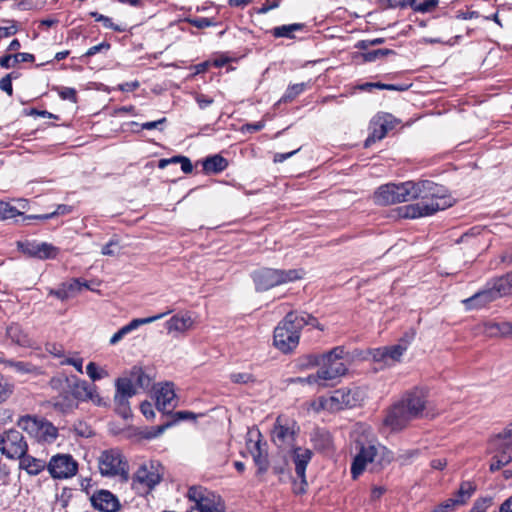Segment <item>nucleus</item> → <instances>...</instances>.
Returning <instances> with one entry per match:
<instances>
[{
    "instance_id": "obj_1",
    "label": "nucleus",
    "mask_w": 512,
    "mask_h": 512,
    "mask_svg": "<svg viewBox=\"0 0 512 512\" xmlns=\"http://www.w3.org/2000/svg\"><path fill=\"white\" fill-rule=\"evenodd\" d=\"M306 326L324 330V326L312 314L302 310L288 312L274 328V347L283 354L292 353L299 345L301 331Z\"/></svg>"
},
{
    "instance_id": "obj_2",
    "label": "nucleus",
    "mask_w": 512,
    "mask_h": 512,
    "mask_svg": "<svg viewBox=\"0 0 512 512\" xmlns=\"http://www.w3.org/2000/svg\"><path fill=\"white\" fill-rule=\"evenodd\" d=\"M438 196V187L430 180L406 181L399 184L381 185L374 193V201L379 205H391L408 202L416 198L425 199Z\"/></svg>"
},
{
    "instance_id": "obj_3",
    "label": "nucleus",
    "mask_w": 512,
    "mask_h": 512,
    "mask_svg": "<svg viewBox=\"0 0 512 512\" xmlns=\"http://www.w3.org/2000/svg\"><path fill=\"white\" fill-rule=\"evenodd\" d=\"M426 407V392L413 388L406 392L386 412L383 424L391 431L403 430L412 420L419 418Z\"/></svg>"
},
{
    "instance_id": "obj_4",
    "label": "nucleus",
    "mask_w": 512,
    "mask_h": 512,
    "mask_svg": "<svg viewBox=\"0 0 512 512\" xmlns=\"http://www.w3.org/2000/svg\"><path fill=\"white\" fill-rule=\"evenodd\" d=\"M252 280L257 292H264L276 286L294 282L303 277L302 269L260 268L252 272Z\"/></svg>"
},
{
    "instance_id": "obj_5",
    "label": "nucleus",
    "mask_w": 512,
    "mask_h": 512,
    "mask_svg": "<svg viewBox=\"0 0 512 512\" xmlns=\"http://www.w3.org/2000/svg\"><path fill=\"white\" fill-rule=\"evenodd\" d=\"M99 472L104 477H119L126 482L129 479V464L118 448L106 449L98 458Z\"/></svg>"
},
{
    "instance_id": "obj_6",
    "label": "nucleus",
    "mask_w": 512,
    "mask_h": 512,
    "mask_svg": "<svg viewBox=\"0 0 512 512\" xmlns=\"http://www.w3.org/2000/svg\"><path fill=\"white\" fill-rule=\"evenodd\" d=\"M493 454L490 471L495 472L512 462V423L494 436L489 443Z\"/></svg>"
},
{
    "instance_id": "obj_7",
    "label": "nucleus",
    "mask_w": 512,
    "mask_h": 512,
    "mask_svg": "<svg viewBox=\"0 0 512 512\" xmlns=\"http://www.w3.org/2000/svg\"><path fill=\"white\" fill-rule=\"evenodd\" d=\"M17 425L38 442L53 443L58 437V429L43 417L25 415L19 418Z\"/></svg>"
},
{
    "instance_id": "obj_8",
    "label": "nucleus",
    "mask_w": 512,
    "mask_h": 512,
    "mask_svg": "<svg viewBox=\"0 0 512 512\" xmlns=\"http://www.w3.org/2000/svg\"><path fill=\"white\" fill-rule=\"evenodd\" d=\"M345 348L337 346L330 351L322 354L321 360V373L328 381H333L337 378L344 376L348 368L343 362Z\"/></svg>"
},
{
    "instance_id": "obj_9",
    "label": "nucleus",
    "mask_w": 512,
    "mask_h": 512,
    "mask_svg": "<svg viewBox=\"0 0 512 512\" xmlns=\"http://www.w3.org/2000/svg\"><path fill=\"white\" fill-rule=\"evenodd\" d=\"M137 394V389L128 377H118L115 380L114 404L115 412L122 418L127 419L131 416L130 398Z\"/></svg>"
},
{
    "instance_id": "obj_10",
    "label": "nucleus",
    "mask_w": 512,
    "mask_h": 512,
    "mask_svg": "<svg viewBox=\"0 0 512 512\" xmlns=\"http://www.w3.org/2000/svg\"><path fill=\"white\" fill-rule=\"evenodd\" d=\"M0 451L9 459H19L28 451L23 434L17 429H9L0 434Z\"/></svg>"
},
{
    "instance_id": "obj_11",
    "label": "nucleus",
    "mask_w": 512,
    "mask_h": 512,
    "mask_svg": "<svg viewBox=\"0 0 512 512\" xmlns=\"http://www.w3.org/2000/svg\"><path fill=\"white\" fill-rule=\"evenodd\" d=\"M16 246L21 253L39 260L55 259L59 254L58 247L51 243L39 242L37 240H19Z\"/></svg>"
},
{
    "instance_id": "obj_12",
    "label": "nucleus",
    "mask_w": 512,
    "mask_h": 512,
    "mask_svg": "<svg viewBox=\"0 0 512 512\" xmlns=\"http://www.w3.org/2000/svg\"><path fill=\"white\" fill-rule=\"evenodd\" d=\"M298 432L299 426L296 421L280 415L274 423L271 438L277 446L291 445Z\"/></svg>"
},
{
    "instance_id": "obj_13",
    "label": "nucleus",
    "mask_w": 512,
    "mask_h": 512,
    "mask_svg": "<svg viewBox=\"0 0 512 512\" xmlns=\"http://www.w3.org/2000/svg\"><path fill=\"white\" fill-rule=\"evenodd\" d=\"M359 401L360 395L356 389L340 388L333 391L332 395L325 400L323 406L331 411H339L355 407Z\"/></svg>"
},
{
    "instance_id": "obj_14",
    "label": "nucleus",
    "mask_w": 512,
    "mask_h": 512,
    "mask_svg": "<svg viewBox=\"0 0 512 512\" xmlns=\"http://www.w3.org/2000/svg\"><path fill=\"white\" fill-rule=\"evenodd\" d=\"M47 469L53 478L66 479L77 473L78 463L69 454H57L50 459Z\"/></svg>"
},
{
    "instance_id": "obj_15",
    "label": "nucleus",
    "mask_w": 512,
    "mask_h": 512,
    "mask_svg": "<svg viewBox=\"0 0 512 512\" xmlns=\"http://www.w3.org/2000/svg\"><path fill=\"white\" fill-rule=\"evenodd\" d=\"M57 383L67 386L77 402H87V398L91 397V391H94V384H89L77 376L53 378L51 380L52 388H58Z\"/></svg>"
},
{
    "instance_id": "obj_16",
    "label": "nucleus",
    "mask_w": 512,
    "mask_h": 512,
    "mask_svg": "<svg viewBox=\"0 0 512 512\" xmlns=\"http://www.w3.org/2000/svg\"><path fill=\"white\" fill-rule=\"evenodd\" d=\"M378 447L372 444L367 446L362 445L360 447L359 452L353 459L351 464V476L355 480L357 479L365 470L368 463H373L377 459L378 455Z\"/></svg>"
},
{
    "instance_id": "obj_17",
    "label": "nucleus",
    "mask_w": 512,
    "mask_h": 512,
    "mask_svg": "<svg viewBox=\"0 0 512 512\" xmlns=\"http://www.w3.org/2000/svg\"><path fill=\"white\" fill-rule=\"evenodd\" d=\"M90 501L92 507L100 512H118L121 508L117 496L105 489L94 492Z\"/></svg>"
},
{
    "instance_id": "obj_18",
    "label": "nucleus",
    "mask_w": 512,
    "mask_h": 512,
    "mask_svg": "<svg viewBox=\"0 0 512 512\" xmlns=\"http://www.w3.org/2000/svg\"><path fill=\"white\" fill-rule=\"evenodd\" d=\"M162 479L161 474L153 462L141 465L133 475V483L145 486L148 490L154 489Z\"/></svg>"
},
{
    "instance_id": "obj_19",
    "label": "nucleus",
    "mask_w": 512,
    "mask_h": 512,
    "mask_svg": "<svg viewBox=\"0 0 512 512\" xmlns=\"http://www.w3.org/2000/svg\"><path fill=\"white\" fill-rule=\"evenodd\" d=\"M440 209L438 203L420 201L401 208V216L408 219H416L431 216Z\"/></svg>"
},
{
    "instance_id": "obj_20",
    "label": "nucleus",
    "mask_w": 512,
    "mask_h": 512,
    "mask_svg": "<svg viewBox=\"0 0 512 512\" xmlns=\"http://www.w3.org/2000/svg\"><path fill=\"white\" fill-rule=\"evenodd\" d=\"M171 313V310H168L166 312L146 317V318H135L131 320L128 324L121 327L116 333L113 334V336L109 340L110 345H116L119 341H121L126 335L131 333L132 331L136 330L138 327L144 324L152 323L156 320H159L163 318L164 316Z\"/></svg>"
},
{
    "instance_id": "obj_21",
    "label": "nucleus",
    "mask_w": 512,
    "mask_h": 512,
    "mask_svg": "<svg viewBox=\"0 0 512 512\" xmlns=\"http://www.w3.org/2000/svg\"><path fill=\"white\" fill-rule=\"evenodd\" d=\"M58 394L53 397L52 404L55 410L62 413H68L78 407V402L70 393V389L62 383H57Z\"/></svg>"
},
{
    "instance_id": "obj_22",
    "label": "nucleus",
    "mask_w": 512,
    "mask_h": 512,
    "mask_svg": "<svg viewBox=\"0 0 512 512\" xmlns=\"http://www.w3.org/2000/svg\"><path fill=\"white\" fill-rule=\"evenodd\" d=\"M497 299L499 298L498 296H496L493 287L491 286L490 282H487V284L482 290L476 292L471 297L463 300V303L469 310L480 309Z\"/></svg>"
},
{
    "instance_id": "obj_23",
    "label": "nucleus",
    "mask_w": 512,
    "mask_h": 512,
    "mask_svg": "<svg viewBox=\"0 0 512 512\" xmlns=\"http://www.w3.org/2000/svg\"><path fill=\"white\" fill-rule=\"evenodd\" d=\"M250 453L253 458V462L257 467L256 475L261 476L265 474L269 469L268 452L262 447L261 440L253 442L252 446L249 447Z\"/></svg>"
},
{
    "instance_id": "obj_24",
    "label": "nucleus",
    "mask_w": 512,
    "mask_h": 512,
    "mask_svg": "<svg viewBox=\"0 0 512 512\" xmlns=\"http://www.w3.org/2000/svg\"><path fill=\"white\" fill-rule=\"evenodd\" d=\"M313 452L308 448L294 447L291 451V458L295 465V473L297 476L306 475V468L310 463Z\"/></svg>"
},
{
    "instance_id": "obj_25",
    "label": "nucleus",
    "mask_w": 512,
    "mask_h": 512,
    "mask_svg": "<svg viewBox=\"0 0 512 512\" xmlns=\"http://www.w3.org/2000/svg\"><path fill=\"white\" fill-rule=\"evenodd\" d=\"M176 397L173 383H165L157 391L156 405L159 410H171L175 407L173 401Z\"/></svg>"
},
{
    "instance_id": "obj_26",
    "label": "nucleus",
    "mask_w": 512,
    "mask_h": 512,
    "mask_svg": "<svg viewBox=\"0 0 512 512\" xmlns=\"http://www.w3.org/2000/svg\"><path fill=\"white\" fill-rule=\"evenodd\" d=\"M475 491L476 485L474 483L470 481L462 482L453 497H450V510L466 504Z\"/></svg>"
},
{
    "instance_id": "obj_27",
    "label": "nucleus",
    "mask_w": 512,
    "mask_h": 512,
    "mask_svg": "<svg viewBox=\"0 0 512 512\" xmlns=\"http://www.w3.org/2000/svg\"><path fill=\"white\" fill-rule=\"evenodd\" d=\"M6 336L20 347L30 348L33 346L32 339L18 323H11L6 328Z\"/></svg>"
},
{
    "instance_id": "obj_28",
    "label": "nucleus",
    "mask_w": 512,
    "mask_h": 512,
    "mask_svg": "<svg viewBox=\"0 0 512 512\" xmlns=\"http://www.w3.org/2000/svg\"><path fill=\"white\" fill-rule=\"evenodd\" d=\"M229 162L220 154L209 155L202 162L203 171L207 175L219 174L227 169Z\"/></svg>"
},
{
    "instance_id": "obj_29",
    "label": "nucleus",
    "mask_w": 512,
    "mask_h": 512,
    "mask_svg": "<svg viewBox=\"0 0 512 512\" xmlns=\"http://www.w3.org/2000/svg\"><path fill=\"white\" fill-rule=\"evenodd\" d=\"M310 440L317 451L322 452L332 448V437L330 432L326 429L317 428L313 430L310 435Z\"/></svg>"
},
{
    "instance_id": "obj_30",
    "label": "nucleus",
    "mask_w": 512,
    "mask_h": 512,
    "mask_svg": "<svg viewBox=\"0 0 512 512\" xmlns=\"http://www.w3.org/2000/svg\"><path fill=\"white\" fill-rule=\"evenodd\" d=\"M498 298L512 294V272L489 281Z\"/></svg>"
},
{
    "instance_id": "obj_31",
    "label": "nucleus",
    "mask_w": 512,
    "mask_h": 512,
    "mask_svg": "<svg viewBox=\"0 0 512 512\" xmlns=\"http://www.w3.org/2000/svg\"><path fill=\"white\" fill-rule=\"evenodd\" d=\"M78 285L79 283L72 279L70 282L62 283L57 289H51L49 291V295H52L61 301H65L79 292Z\"/></svg>"
},
{
    "instance_id": "obj_32",
    "label": "nucleus",
    "mask_w": 512,
    "mask_h": 512,
    "mask_svg": "<svg viewBox=\"0 0 512 512\" xmlns=\"http://www.w3.org/2000/svg\"><path fill=\"white\" fill-rule=\"evenodd\" d=\"M35 56L31 53L18 52L16 54H7L0 57V66L4 69L15 67L20 62H34Z\"/></svg>"
},
{
    "instance_id": "obj_33",
    "label": "nucleus",
    "mask_w": 512,
    "mask_h": 512,
    "mask_svg": "<svg viewBox=\"0 0 512 512\" xmlns=\"http://www.w3.org/2000/svg\"><path fill=\"white\" fill-rule=\"evenodd\" d=\"M19 459L21 467L30 475H38L47 467L44 460L27 455V453Z\"/></svg>"
},
{
    "instance_id": "obj_34",
    "label": "nucleus",
    "mask_w": 512,
    "mask_h": 512,
    "mask_svg": "<svg viewBox=\"0 0 512 512\" xmlns=\"http://www.w3.org/2000/svg\"><path fill=\"white\" fill-rule=\"evenodd\" d=\"M306 27L305 23H292L276 26L271 30V33L275 38L294 39V32L304 31Z\"/></svg>"
},
{
    "instance_id": "obj_35",
    "label": "nucleus",
    "mask_w": 512,
    "mask_h": 512,
    "mask_svg": "<svg viewBox=\"0 0 512 512\" xmlns=\"http://www.w3.org/2000/svg\"><path fill=\"white\" fill-rule=\"evenodd\" d=\"M192 325L193 320L189 315H174L166 322V328L169 332H184Z\"/></svg>"
},
{
    "instance_id": "obj_36",
    "label": "nucleus",
    "mask_w": 512,
    "mask_h": 512,
    "mask_svg": "<svg viewBox=\"0 0 512 512\" xmlns=\"http://www.w3.org/2000/svg\"><path fill=\"white\" fill-rule=\"evenodd\" d=\"M309 87H310V83H306V82L288 85L286 91L284 92L282 97L279 99V101L276 103V105L293 101L296 97H298L300 94H302Z\"/></svg>"
},
{
    "instance_id": "obj_37",
    "label": "nucleus",
    "mask_w": 512,
    "mask_h": 512,
    "mask_svg": "<svg viewBox=\"0 0 512 512\" xmlns=\"http://www.w3.org/2000/svg\"><path fill=\"white\" fill-rule=\"evenodd\" d=\"M485 331L490 336H509L512 335V322H487Z\"/></svg>"
},
{
    "instance_id": "obj_38",
    "label": "nucleus",
    "mask_w": 512,
    "mask_h": 512,
    "mask_svg": "<svg viewBox=\"0 0 512 512\" xmlns=\"http://www.w3.org/2000/svg\"><path fill=\"white\" fill-rule=\"evenodd\" d=\"M136 386L146 389L150 386L151 378L145 373L142 367L133 366L129 371V377Z\"/></svg>"
},
{
    "instance_id": "obj_39",
    "label": "nucleus",
    "mask_w": 512,
    "mask_h": 512,
    "mask_svg": "<svg viewBox=\"0 0 512 512\" xmlns=\"http://www.w3.org/2000/svg\"><path fill=\"white\" fill-rule=\"evenodd\" d=\"M187 497L190 501L195 503L194 507L196 510L211 501V499L205 497L203 489L197 486H192L189 488Z\"/></svg>"
},
{
    "instance_id": "obj_40",
    "label": "nucleus",
    "mask_w": 512,
    "mask_h": 512,
    "mask_svg": "<svg viewBox=\"0 0 512 512\" xmlns=\"http://www.w3.org/2000/svg\"><path fill=\"white\" fill-rule=\"evenodd\" d=\"M322 354H306L298 358L297 365L300 369L321 367Z\"/></svg>"
},
{
    "instance_id": "obj_41",
    "label": "nucleus",
    "mask_w": 512,
    "mask_h": 512,
    "mask_svg": "<svg viewBox=\"0 0 512 512\" xmlns=\"http://www.w3.org/2000/svg\"><path fill=\"white\" fill-rule=\"evenodd\" d=\"M89 15L94 18L95 21L101 22L105 28L112 29L115 32H125L127 28L113 23L112 19L108 16L98 13L97 11H91Z\"/></svg>"
},
{
    "instance_id": "obj_42",
    "label": "nucleus",
    "mask_w": 512,
    "mask_h": 512,
    "mask_svg": "<svg viewBox=\"0 0 512 512\" xmlns=\"http://www.w3.org/2000/svg\"><path fill=\"white\" fill-rule=\"evenodd\" d=\"M170 427H172V423L165 422L164 424L139 431L137 435H139L142 439L151 440L159 437L162 433H164L166 429Z\"/></svg>"
},
{
    "instance_id": "obj_43",
    "label": "nucleus",
    "mask_w": 512,
    "mask_h": 512,
    "mask_svg": "<svg viewBox=\"0 0 512 512\" xmlns=\"http://www.w3.org/2000/svg\"><path fill=\"white\" fill-rule=\"evenodd\" d=\"M395 51L388 48H380L375 50H366L362 52V58L365 62H374L380 58L395 55Z\"/></svg>"
},
{
    "instance_id": "obj_44",
    "label": "nucleus",
    "mask_w": 512,
    "mask_h": 512,
    "mask_svg": "<svg viewBox=\"0 0 512 512\" xmlns=\"http://www.w3.org/2000/svg\"><path fill=\"white\" fill-rule=\"evenodd\" d=\"M6 366L12 368L15 372L21 375L31 374L36 371V367L32 363L25 361L9 360L6 362Z\"/></svg>"
},
{
    "instance_id": "obj_45",
    "label": "nucleus",
    "mask_w": 512,
    "mask_h": 512,
    "mask_svg": "<svg viewBox=\"0 0 512 512\" xmlns=\"http://www.w3.org/2000/svg\"><path fill=\"white\" fill-rule=\"evenodd\" d=\"M21 216H23V213L20 212L16 207L10 205L5 201H0V221L13 219Z\"/></svg>"
},
{
    "instance_id": "obj_46",
    "label": "nucleus",
    "mask_w": 512,
    "mask_h": 512,
    "mask_svg": "<svg viewBox=\"0 0 512 512\" xmlns=\"http://www.w3.org/2000/svg\"><path fill=\"white\" fill-rule=\"evenodd\" d=\"M111 44L107 41H103L97 45L90 47L83 55L79 57V60L83 63H87L89 57L94 56L97 53H106L110 50Z\"/></svg>"
},
{
    "instance_id": "obj_47",
    "label": "nucleus",
    "mask_w": 512,
    "mask_h": 512,
    "mask_svg": "<svg viewBox=\"0 0 512 512\" xmlns=\"http://www.w3.org/2000/svg\"><path fill=\"white\" fill-rule=\"evenodd\" d=\"M438 4V0H424L422 2H418V0H409V6L415 12L426 13L431 11Z\"/></svg>"
},
{
    "instance_id": "obj_48",
    "label": "nucleus",
    "mask_w": 512,
    "mask_h": 512,
    "mask_svg": "<svg viewBox=\"0 0 512 512\" xmlns=\"http://www.w3.org/2000/svg\"><path fill=\"white\" fill-rule=\"evenodd\" d=\"M386 136V128L384 126L374 125L372 132L364 141V147L368 148L376 141L382 140Z\"/></svg>"
},
{
    "instance_id": "obj_49",
    "label": "nucleus",
    "mask_w": 512,
    "mask_h": 512,
    "mask_svg": "<svg viewBox=\"0 0 512 512\" xmlns=\"http://www.w3.org/2000/svg\"><path fill=\"white\" fill-rule=\"evenodd\" d=\"M86 373L93 382L108 376V372L102 368H99L95 362H89L87 364Z\"/></svg>"
},
{
    "instance_id": "obj_50",
    "label": "nucleus",
    "mask_w": 512,
    "mask_h": 512,
    "mask_svg": "<svg viewBox=\"0 0 512 512\" xmlns=\"http://www.w3.org/2000/svg\"><path fill=\"white\" fill-rule=\"evenodd\" d=\"M387 359L392 361H399L406 351V346L398 343L391 346H385Z\"/></svg>"
},
{
    "instance_id": "obj_51",
    "label": "nucleus",
    "mask_w": 512,
    "mask_h": 512,
    "mask_svg": "<svg viewBox=\"0 0 512 512\" xmlns=\"http://www.w3.org/2000/svg\"><path fill=\"white\" fill-rule=\"evenodd\" d=\"M167 122V118L166 117H163V118H160L156 121H148V122H144L142 124H139L135 121H132L130 122V125L131 126H137V127H140V129L142 130H152V129H157L159 131H163L164 128H163V125Z\"/></svg>"
},
{
    "instance_id": "obj_52",
    "label": "nucleus",
    "mask_w": 512,
    "mask_h": 512,
    "mask_svg": "<svg viewBox=\"0 0 512 512\" xmlns=\"http://www.w3.org/2000/svg\"><path fill=\"white\" fill-rule=\"evenodd\" d=\"M450 12H453L455 20H467L479 17V13L477 11L467 10L464 12L461 9H457L456 3H452V5H450Z\"/></svg>"
},
{
    "instance_id": "obj_53",
    "label": "nucleus",
    "mask_w": 512,
    "mask_h": 512,
    "mask_svg": "<svg viewBox=\"0 0 512 512\" xmlns=\"http://www.w3.org/2000/svg\"><path fill=\"white\" fill-rule=\"evenodd\" d=\"M297 381L299 383L318 384L320 386H325L328 380L322 375L321 369H318L315 374H311L307 377H299L297 378Z\"/></svg>"
},
{
    "instance_id": "obj_54",
    "label": "nucleus",
    "mask_w": 512,
    "mask_h": 512,
    "mask_svg": "<svg viewBox=\"0 0 512 512\" xmlns=\"http://www.w3.org/2000/svg\"><path fill=\"white\" fill-rule=\"evenodd\" d=\"M14 385L0 374V403L6 401L13 393Z\"/></svg>"
},
{
    "instance_id": "obj_55",
    "label": "nucleus",
    "mask_w": 512,
    "mask_h": 512,
    "mask_svg": "<svg viewBox=\"0 0 512 512\" xmlns=\"http://www.w3.org/2000/svg\"><path fill=\"white\" fill-rule=\"evenodd\" d=\"M185 21L198 29L217 25V22H215L214 19L207 17L186 18Z\"/></svg>"
},
{
    "instance_id": "obj_56",
    "label": "nucleus",
    "mask_w": 512,
    "mask_h": 512,
    "mask_svg": "<svg viewBox=\"0 0 512 512\" xmlns=\"http://www.w3.org/2000/svg\"><path fill=\"white\" fill-rule=\"evenodd\" d=\"M492 502L493 498L490 496L478 498L474 502L470 512H486L488 508L492 505Z\"/></svg>"
},
{
    "instance_id": "obj_57",
    "label": "nucleus",
    "mask_w": 512,
    "mask_h": 512,
    "mask_svg": "<svg viewBox=\"0 0 512 512\" xmlns=\"http://www.w3.org/2000/svg\"><path fill=\"white\" fill-rule=\"evenodd\" d=\"M232 383L235 384H248L255 382V378L251 373H231L229 376Z\"/></svg>"
},
{
    "instance_id": "obj_58",
    "label": "nucleus",
    "mask_w": 512,
    "mask_h": 512,
    "mask_svg": "<svg viewBox=\"0 0 512 512\" xmlns=\"http://www.w3.org/2000/svg\"><path fill=\"white\" fill-rule=\"evenodd\" d=\"M299 481L293 480L292 483V491L295 495H303L307 492L308 482L306 479V475L297 476Z\"/></svg>"
},
{
    "instance_id": "obj_59",
    "label": "nucleus",
    "mask_w": 512,
    "mask_h": 512,
    "mask_svg": "<svg viewBox=\"0 0 512 512\" xmlns=\"http://www.w3.org/2000/svg\"><path fill=\"white\" fill-rule=\"evenodd\" d=\"M196 415L190 411H177L172 415V419L166 423H172V426L185 420H194Z\"/></svg>"
},
{
    "instance_id": "obj_60",
    "label": "nucleus",
    "mask_w": 512,
    "mask_h": 512,
    "mask_svg": "<svg viewBox=\"0 0 512 512\" xmlns=\"http://www.w3.org/2000/svg\"><path fill=\"white\" fill-rule=\"evenodd\" d=\"M58 95L62 100H69L72 103H77V91L71 87L58 88Z\"/></svg>"
},
{
    "instance_id": "obj_61",
    "label": "nucleus",
    "mask_w": 512,
    "mask_h": 512,
    "mask_svg": "<svg viewBox=\"0 0 512 512\" xmlns=\"http://www.w3.org/2000/svg\"><path fill=\"white\" fill-rule=\"evenodd\" d=\"M373 125L384 126L386 128V134L389 130L393 129V117L391 114L378 115L375 118Z\"/></svg>"
},
{
    "instance_id": "obj_62",
    "label": "nucleus",
    "mask_w": 512,
    "mask_h": 512,
    "mask_svg": "<svg viewBox=\"0 0 512 512\" xmlns=\"http://www.w3.org/2000/svg\"><path fill=\"white\" fill-rule=\"evenodd\" d=\"M384 42H385L384 38H375L372 40H360L356 43L355 48H357L361 51H366V50H368V48L370 46L380 45V44H383Z\"/></svg>"
},
{
    "instance_id": "obj_63",
    "label": "nucleus",
    "mask_w": 512,
    "mask_h": 512,
    "mask_svg": "<svg viewBox=\"0 0 512 512\" xmlns=\"http://www.w3.org/2000/svg\"><path fill=\"white\" fill-rule=\"evenodd\" d=\"M119 246V240L116 237H113L109 240L107 244L102 247L101 253L105 256H114L116 253L113 247Z\"/></svg>"
},
{
    "instance_id": "obj_64",
    "label": "nucleus",
    "mask_w": 512,
    "mask_h": 512,
    "mask_svg": "<svg viewBox=\"0 0 512 512\" xmlns=\"http://www.w3.org/2000/svg\"><path fill=\"white\" fill-rule=\"evenodd\" d=\"M370 355L375 362H387V354L385 347H379L372 349Z\"/></svg>"
}]
</instances>
